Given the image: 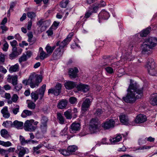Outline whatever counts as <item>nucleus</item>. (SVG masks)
I'll return each mask as SVG.
<instances>
[{
	"instance_id": "46",
	"label": "nucleus",
	"mask_w": 157,
	"mask_h": 157,
	"mask_svg": "<svg viewBox=\"0 0 157 157\" xmlns=\"http://www.w3.org/2000/svg\"><path fill=\"white\" fill-rule=\"evenodd\" d=\"M19 55L18 53H15L12 52L9 55V59H13L17 57Z\"/></svg>"
},
{
	"instance_id": "40",
	"label": "nucleus",
	"mask_w": 157,
	"mask_h": 157,
	"mask_svg": "<svg viewBox=\"0 0 157 157\" xmlns=\"http://www.w3.org/2000/svg\"><path fill=\"white\" fill-rule=\"evenodd\" d=\"M71 111L70 109H68L64 113V115L67 119H71L72 118Z\"/></svg>"
},
{
	"instance_id": "31",
	"label": "nucleus",
	"mask_w": 157,
	"mask_h": 157,
	"mask_svg": "<svg viewBox=\"0 0 157 157\" xmlns=\"http://www.w3.org/2000/svg\"><path fill=\"white\" fill-rule=\"evenodd\" d=\"M122 139V137L121 135H118L116 137L110 139L111 143L115 144L116 143L119 142Z\"/></svg>"
},
{
	"instance_id": "27",
	"label": "nucleus",
	"mask_w": 157,
	"mask_h": 157,
	"mask_svg": "<svg viewBox=\"0 0 157 157\" xmlns=\"http://www.w3.org/2000/svg\"><path fill=\"white\" fill-rule=\"evenodd\" d=\"M19 70V65L18 64H16L12 66L9 69V71L10 73L18 71Z\"/></svg>"
},
{
	"instance_id": "18",
	"label": "nucleus",
	"mask_w": 157,
	"mask_h": 157,
	"mask_svg": "<svg viewBox=\"0 0 157 157\" xmlns=\"http://www.w3.org/2000/svg\"><path fill=\"white\" fill-rule=\"evenodd\" d=\"M66 88L68 90H71L74 88L76 86L75 82L71 81H67L64 84Z\"/></svg>"
},
{
	"instance_id": "39",
	"label": "nucleus",
	"mask_w": 157,
	"mask_h": 157,
	"mask_svg": "<svg viewBox=\"0 0 157 157\" xmlns=\"http://www.w3.org/2000/svg\"><path fill=\"white\" fill-rule=\"evenodd\" d=\"M56 46H55L51 47L49 45H47L46 47V49L47 52L48 54H51L53 50L55 48Z\"/></svg>"
},
{
	"instance_id": "49",
	"label": "nucleus",
	"mask_w": 157,
	"mask_h": 157,
	"mask_svg": "<svg viewBox=\"0 0 157 157\" xmlns=\"http://www.w3.org/2000/svg\"><path fill=\"white\" fill-rule=\"evenodd\" d=\"M20 141L21 142V145H24L26 144V140L23 136H20Z\"/></svg>"
},
{
	"instance_id": "22",
	"label": "nucleus",
	"mask_w": 157,
	"mask_h": 157,
	"mask_svg": "<svg viewBox=\"0 0 157 157\" xmlns=\"http://www.w3.org/2000/svg\"><path fill=\"white\" fill-rule=\"evenodd\" d=\"M13 127H14L18 129H21L22 128L23 125V123L17 120L15 121L13 123Z\"/></svg>"
},
{
	"instance_id": "43",
	"label": "nucleus",
	"mask_w": 157,
	"mask_h": 157,
	"mask_svg": "<svg viewBox=\"0 0 157 157\" xmlns=\"http://www.w3.org/2000/svg\"><path fill=\"white\" fill-rule=\"evenodd\" d=\"M69 101L71 104H75L77 103V99L74 97H71L69 98Z\"/></svg>"
},
{
	"instance_id": "4",
	"label": "nucleus",
	"mask_w": 157,
	"mask_h": 157,
	"mask_svg": "<svg viewBox=\"0 0 157 157\" xmlns=\"http://www.w3.org/2000/svg\"><path fill=\"white\" fill-rule=\"evenodd\" d=\"M100 123L97 118H93L90 121L89 129L91 133H94L99 130Z\"/></svg>"
},
{
	"instance_id": "3",
	"label": "nucleus",
	"mask_w": 157,
	"mask_h": 157,
	"mask_svg": "<svg viewBox=\"0 0 157 157\" xmlns=\"http://www.w3.org/2000/svg\"><path fill=\"white\" fill-rule=\"evenodd\" d=\"M30 86L32 88L38 86L39 83L42 81L41 76L35 73L32 74L29 77Z\"/></svg>"
},
{
	"instance_id": "1",
	"label": "nucleus",
	"mask_w": 157,
	"mask_h": 157,
	"mask_svg": "<svg viewBox=\"0 0 157 157\" xmlns=\"http://www.w3.org/2000/svg\"><path fill=\"white\" fill-rule=\"evenodd\" d=\"M127 91V95L122 99L125 102L131 104L133 103L137 99L141 98L143 93L142 88L140 87L139 85L132 80Z\"/></svg>"
},
{
	"instance_id": "38",
	"label": "nucleus",
	"mask_w": 157,
	"mask_h": 157,
	"mask_svg": "<svg viewBox=\"0 0 157 157\" xmlns=\"http://www.w3.org/2000/svg\"><path fill=\"white\" fill-rule=\"evenodd\" d=\"M17 148L18 149H20V151L18 154V155L23 156L26 153V149H27L21 146L18 147Z\"/></svg>"
},
{
	"instance_id": "48",
	"label": "nucleus",
	"mask_w": 157,
	"mask_h": 157,
	"mask_svg": "<svg viewBox=\"0 0 157 157\" xmlns=\"http://www.w3.org/2000/svg\"><path fill=\"white\" fill-rule=\"evenodd\" d=\"M106 71L108 73L111 74L114 72L113 69L109 67H107L105 68Z\"/></svg>"
},
{
	"instance_id": "29",
	"label": "nucleus",
	"mask_w": 157,
	"mask_h": 157,
	"mask_svg": "<svg viewBox=\"0 0 157 157\" xmlns=\"http://www.w3.org/2000/svg\"><path fill=\"white\" fill-rule=\"evenodd\" d=\"M8 79H11L12 81V84L15 86L17 84V75L10 76L8 75Z\"/></svg>"
},
{
	"instance_id": "20",
	"label": "nucleus",
	"mask_w": 157,
	"mask_h": 157,
	"mask_svg": "<svg viewBox=\"0 0 157 157\" xmlns=\"http://www.w3.org/2000/svg\"><path fill=\"white\" fill-rule=\"evenodd\" d=\"M67 101L66 100L62 99L58 103L57 107L60 109H63L67 106Z\"/></svg>"
},
{
	"instance_id": "51",
	"label": "nucleus",
	"mask_w": 157,
	"mask_h": 157,
	"mask_svg": "<svg viewBox=\"0 0 157 157\" xmlns=\"http://www.w3.org/2000/svg\"><path fill=\"white\" fill-rule=\"evenodd\" d=\"M103 111L100 109H98L96 110L95 114V115L98 117H100Z\"/></svg>"
},
{
	"instance_id": "9",
	"label": "nucleus",
	"mask_w": 157,
	"mask_h": 157,
	"mask_svg": "<svg viewBox=\"0 0 157 157\" xmlns=\"http://www.w3.org/2000/svg\"><path fill=\"white\" fill-rule=\"evenodd\" d=\"M109 13L108 12L105 10H102L98 15L99 22H101V19H107L109 17Z\"/></svg>"
},
{
	"instance_id": "63",
	"label": "nucleus",
	"mask_w": 157,
	"mask_h": 157,
	"mask_svg": "<svg viewBox=\"0 0 157 157\" xmlns=\"http://www.w3.org/2000/svg\"><path fill=\"white\" fill-rule=\"evenodd\" d=\"M10 43L11 45L13 47H15L17 44V42L16 40H13Z\"/></svg>"
},
{
	"instance_id": "28",
	"label": "nucleus",
	"mask_w": 157,
	"mask_h": 157,
	"mask_svg": "<svg viewBox=\"0 0 157 157\" xmlns=\"http://www.w3.org/2000/svg\"><path fill=\"white\" fill-rule=\"evenodd\" d=\"M39 50L40 52V57L41 59H44V58H46L49 56L48 54H46L43 50L42 48H39Z\"/></svg>"
},
{
	"instance_id": "10",
	"label": "nucleus",
	"mask_w": 157,
	"mask_h": 157,
	"mask_svg": "<svg viewBox=\"0 0 157 157\" xmlns=\"http://www.w3.org/2000/svg\"><path fill=\"white\" fill-rule=\"evenodd\" d=\"M91 104V101L89 98H86L82 102L81 106V109L84 111L88 110Z\"/></svg>"
},
{
	"instance_id": "30",
	"label": "nucleus",
	"mask_w": 157,
	"mask_h": 157,
	"mask_svg": "<svg viewBox=\"0 0 157 157\" xmlns=\"http://www.w3.org/2000/svg\"><path fill=\"white\" fill-rule=\"evenodd\" d=\"M148 71L150 75L157 76V67L155 66L154 68L148 69Z\"/></svg>"
},
{
	"instance_id": "25",
	"label": "nucleus",
	"mask_w": 157,
	"mask_h": 157,
	"mask_svg": "<svg viewBox=\"0 0 157 157\" xmlns=\"http://www.w3.org/2000/svg\"><path fill=\"white\" fill-rule=\"evenodd\" d=\"M73 35V34L72 33H70L68 35L67 38L65 39L62 42H61V43L62 44H63L65 46H66L71 41V37Z\"/></svg>"
},
{
	"instance_id": "34",
	"label": "nucleus",
	"mask_w": 157,
	"mask_h": 157,
	"mask_svg": "<svg viewBox=\"0 0 157 157\" xmlns=\"http://www.w3.org/2000/svg\"><path fill=\"white\" fill-rule=\"evenodd\" d=\"M2 125L6 128H10L13 127V122L11 121H6L3 122Z\"/></svg>"
},
{
	"instance_id": "26",
	"label": "nucleus",
	"mask_w": 157,
	"mask_h": 157,
	"mask_svg": "<svg viewBox=\"0 0 157 157\" xmlns=\"http://www.w3.org/2000/svg\"><path fill=\"white\" fill-rule=\"evenodd\" d=\"M46 86L44 84L39 89V94L40 95V99H41L43 97L44 94V92L46 89Z\"/></svg>"
},
{
	"instance_id": "14",
	"label": "nucleus",
	"mask_w": 157,
	"mask_h": 157,
	"mask_svg": "<svg viewBox=\"0 0 157 157\" xmlns=\"http://www.w3.org/2000/svg\"><path fill=\"white\" fill-rule=\"evenodd\" d=\"M147 118L145 115L140 114L137 115L135 120L136 123H142L147 121Z\"/></svg>"
},
{
	"instance_id": "54",
	"label": "nucleus",
	"mask_w": 157,
	"mask_h": 157,
	"mask_svg": "<svg viewBox=\"0 0 157 157\" xmlns=\"http://www.w3.org/2000/svg\"><path fill=\"white\" fill-rule=\"evenodd\" d=\"M14 88L17 90L19 91L22 88V85L21 84H17L15 85Z\"/></svg>"
},
{
	"instance_id": "7",
	"label": "nucleus",
	"mask_w": 157,
	"mask_h": 157,
	"mask_svg": "<svg viewBox=\"0 0 157 157\" xmlns=\"http://www.w3.org/2000/svg\"><path fill=\"white\" fill-rule=\"evenodd\" d=\"M61 84L57 83L54 89H50L48 90V93L52 94L58 96L61 92Z\"/></svg>"
},
{
	"instance_id": "61",
	"label": "nucleus",
	"mask_w": 157,
	"mask_h": 157,
	"mask_svg": "<svg viewBox=\"0 0 157 157\" xmlns=\"http://www.w3.org/2000/svg\"><path fill=\"white\" fill-rule=\"evenodd\" d=\"M5 57L4 55H1L0 56V62L3 63L5 62Z\"/></svg>"
},
{
	"instance_id": "33",
	"label": "nucleus",
	"mask_w": 157,
	"mask_h": 157,
	"mask_svg": "<svg viewBox=\"0 0 157 157\" xmlns=\"http://www.w3.org/2000/svg\"><path fill=\"white\" fill-rule=\"evenodd\" d=\"M32 112L28 110H24L21 114V116L23 118L26 117L27 116H29L32 115Z\"/></svg>"
},
{
	"instance_id": "45",
	"label": "nucleus",
	"mask_w": 157,
	"mask_h": 157,
	"mask_svg": "<svg viewBox=\"0 0 157 157\" xmlns=\"http://www.w3.org/2000/svg\"><path fill=\"white\" fill-rule=\"evenodd\" d=\"M36 15L35 13L33 12H29L27 13V16L29 18L32 19L36 17Z\"/></svg>"
},
{
	"instance_id": "59",
	"label": "nucleus",
	"mask_w": 157,
	"mask_h": 157,
	"mask_svg": "<svg viewBox=\"0 0 157 157\" xmlns=\"http://www.w3.org/2000/svg\"><path fill=\"white\" fill-rule=\"evenodd\" d=\"M0 28H1L2 30V33H4V31H6L8 29V28L5 25H3L0 26Z\"/></svg>"
},
{
	"instance_id": "24",
	"label": "nucleus",
	"mask_w": 157,
	"mask_h": 157,
	"mask_svg": "<svg viewBox=\"0 0 157 157\" xmlns=\"http://www.w3.org/2000/svg\"><path fill=\"white\" fill-rule=\"evenodd\" d=\"M151 27H149L143 30L140 33V36L142 37L146 36L150 33L151 30Z\"/></svg>"
},
{
	"instance_id": "15",
	"label": "nucleus",
	"mask_w": 157,
	"mask_h": 157,
	"mask_svg": "<svg viewBox=\"0 0 157 157\" xmlns=\"http://www.w3.org/2000/svg\"><path fill=\"white\" fill-rule=\"evenodd\" d=\"M120 122L123 124L128 125L129 124V120L128 116L124 114H121L119 116Z\"/></svg>"
},
{
	"instance_id": "57",
	"label": "nucleus",
	"mask_w": 157,
	"mask_h": 157,
	"mask_svg": "<svg viewBox=\"0 0 157 157\" xmlns=\"http://www.w3.org/2000/svg\"><path fill=\"white\" fill-rule=\"evenodd\" d=\"M28 41L29 42L31 41L32 38H33V35L32 32H30L28 33Z\"/></svg>"
},
{
	"instance_id": "42",
	"label": "nucleus",
	"mask_w": 157,
	"mask_h": 157,
	"mask_svg": "<svg viewBox=\"0 0 157 157\" xmlns=\"http://www.w3.org/2000/svg\"><path fill=\"white\" fill-rule=\"evenodd\" d=\"M68 3V0H63L60 3V6L61 7L63 8H65L66 7Z\"/></svg>"
},
{
	"instance_id": "32",
	"label": "nucleus",
	"mask_w": 157,
	"mask_h": 157,
	"mask_svg": "<svg viewBox=\"0 0 157 157\" xmlns=\"http://www.w3.org/2000/svg\"><path fill=\"white\" fill-rule=\"evenodd\" d=\"M0 133L1 136L6 139H7L10 137L8 131L5 129H2Z\"/></svg>"
},
{
	"instance_id": "55",
	"label": "nucleus",
	"mask_w": 157,
	"mask_h": 157,
	"mask_svg": "<svg viewBox=\"0 0 157 157\" xmlns=\"http://www.w3.org/2000/svg\"><path fill=\"white\" fill-rule=\"evenodd\" d=\"M9 47L8 44L7 42H6L3 45V50L4 51H6Z\"/></svg>"
},
{
	"instance_id": "62",
	"label": "nucleus",
	"mask_w": 157,
	"mask_h": 157,
	"mask_svg": "<svg viewBox=\"0 0 157 157\" xmlns=\"http://www.w3.org/2000/svg\"><path fill=\"white\" fill-rule=\"evenodd\" d=\"M0 71L3 73L5 74L6 73L7 71L6 69L5 68L2 66H1L0 67Z\"/></svg>"
},
{
	"instance_id": "41",
	"label": "nucleus",
	"mask_w": 157,
	"mask_h": 157,
	"mask_svg": "<svg viewBox=\"0 0 157 157\" xmlns=\"http://www.w3.org/2000/svg\"><path fill=\"white\" fill-rule=\"evenodd\" d=\"M31 96L32 99L34 102H35L38 98V95L35 92H33L31 93Z\"/></svg>"
},
{
	"instance_id": "16",
	"label": "nucleus",
	"mask_w": 157,
	"mask_h": 157,
	"mask_svg": "<svg viewBox=\"0 0 157 157\" xmlns=\"http://www.w3.org/2000/svg\"><path fill=\"white\" fill-rule=\"evenodd\" d=\"M78 70L77 68H70L69 70V75L71 78H75L77 77V73Z\"/></svg>"
},
{
	"instance_id": "21",
	"label": "nucleus",
	"mask_w": 157,
	"mask_h": 157,
	"mask_svg": "<svg viewBox=\"0 0 157 157\" xmlns=\"http://www.w3.org/2000/svg\"><path fill=\"white\" fill-rule=\"evenodd\" d=\"M155 66V64L153 59L151 58H149L146 64V67L147 69H150L151 68H153Z\"/></svg>"
},
{
	"instance_id": "5",
	"label": "nucleus",
	"mask_w": 157,
	"mask_h": 157,
	"mask_svg": "<svg viewBox=\"0 0 157 157\" xmlns=\"http://www.w3.org/2000/svg\"><path fill=\"white\" fill-rule=\"evenodd\" d=\"M65 46L61 43L59 47L57 48L53 54V57L54 59L57 60L59 59L62 56L64 51L63 49Z\"/></svg>"
},
{
	"instance_id": "6",
	"label": "nucleus",
	"mask_w": 157,
	"mask_h": 157,
	"mask_svg": "<svg viewBox=\"0 0 157 157\" xmlns=\"http://www.w3.org/2000/svg\"><path fill=\"white\" fill-rule=\"evenodd\" d=\"M34 120L33 119L28 120L24 123V129L26 131L32 132L34 131L36 127L33 125Z\"/></svg>"
},
{
	"instance_id": "19",
	"label": "nucleus",
	"mask_w": 157,
	"mask_h": 157,
	"mask_svg": "<svg viewBox=\"0 0 157 157\" xmlns=\"http://www.w3.org/2000/svg\"><path fill=\"white\" fill-rule=\"evenodd\" d=\"M1 112L3 115V116L5 118H8L10 116V114L9 113L8 108L7 106L4 107L1 110Z\"/></svg>"
},
{
	"instance_id": "11",
	"label": "nucleus",
	"mask_w": 157,
	"mask_h": 157,
	"mask_svg": "<svg viewBox=\"0 0 157 157\" xmlns=\"http://www.w3.org/2000/svg\"><path fill=\"white\" fill-rule=\"evenodd\" d=\"M80 129V124L78 123H73L71 125L70 128V131L71 133H75L79 130Z\"/></svg>"
},
{
	"instance_id": "36",
	"label": "nucleus",
	"mask_w": 157,
	"mask_h": 157,
	"mask_svg": "<svg viewBox=\"0 0 157 157\" xmlns=\"http://www.w3.org/2000/svg\"><path fill=\"white\" fill-rule=\"evenodd\" d=\"M43 145L42 144H39L37 146L33 147V153H36V154H39L41 152L40 150H38L39 149L41 148Z\"/></svg>"
},
{
	"instance_id": "13",
	"label": "nucleus",
	"mask_w": 157,
	"mask_h": 157,
	"mask_svg": "<svg viewBox=\"0 0 157 157\" xmlns=\"http://www.w3.org/2000/svg\"><path fill=\"white\" fill-rule=\"evenodd\" d=\"M37 25L41 28V30H44L49 26V23L48 21H43V20L41 19L38 21Z\"/></svg>"
},
{
	"instance_id": "56",
	"label": "nucleus",
	"mask_w": 157,
	"mask_h": 157,
	"mask_svg": "<svg viewBox=\"0 0 157 157\" xmlns=\"http://www.w3.org/2000/svg\"><path fill=\"white\" fill-rule=\"evenodd\" d=\"M99 8L98 4L96 5L94 4L93 5V10L95 12H96L98 9Z\"/></svg>"
},
{
	"instance_id": "44",
	"label": "nucleus",
	"mask_w": 157,
	"mask_h": 157,
	"mask_svg": "<svg viewBox=\"0 0 157 157\" xmlns=\"http://www.w3.org/2000/svg\"><path fill=\"white\" fill-rule=\"evenodd\" d=\"M27 56L25 54H23L19 59V61L20 63H21L23 62H25L27 60Z\"/></svg>"
},
{
	"instance_id": "17",
	"label": "nucleus",
	"mask_w": 157,
	"mask_h": 157,
	"mask_svg": "<svg viewBox=\"0 0 157 157\" xmlns=\"http://www.w3.org/2000/svg\"><path fill=\"white\" fill-rule=\"evenodd\" d=\"M77 88L78 90L86 92L89 90V87L88 85L82 84H79L77 86Z\"/></svg>"
},
{
	"instance_id": "12",
	"label": "nucleus",
	"mask_w": 157,
	"mask_h": 157,
	"mask_svg": "<svg viewBox=\"0 0 157 157\" xmlns=\"http://www.w3.org/2000/svg\"><path fill=\"white\" fill-rule=\"evenodd\" d=\"M48 121V118L45 116H43L40 122L41 124L40 126V128L41 130L43 132H45L46 131L47 123Z\"/></svg>"
},
{
	"instance_id": "60",
	"label": "nucleus",
	"mask_w": 157,
	"mask_h": 157,
	"mask_svg": "<svg viewBox=\"0 0 157 157\" xmlns=\"http://www.w3.org/2000/svg\"><path fill=\"white\" fill-rule=\"evenodd\" d=\"M52 29V28H50L48 31H47L46 33H47L48 36H51L52 35L53 32Z\"/></svg>"
},
{
	"instance_id": "64",
	"label": "nucleus",
	"mask_w": 157,
	"mask_h": 157,
	"mask_svg": "<svg viewBox=\"0 0 157 157\" xmlns=\"http://www.w3.org/2000/svg\"><path fill=\"white\" fill-rule=\"evenodd\" d=\"M12 145V143L10 141L5 142L4 146L9 147Z\"/></svg>"
},
{
	"instance_id": "47",
	"label": "nucleus",
	"mask_w": 157,
	"mask_h": 157,
	"mask_svg": "<svg viewBox=\"0 0 157 157\" xmlns=\"http://www.w3.org/2000/svg\"><path fill=\"white\" fill-rule=\"evenodd\" d=\"M59 151L64 156H68L70 155V153L67 151L65 149L60 150Z\"/></svg>"
},
{
	"instance_id": "8",
	"label": "nucleus",
	"mask_w": 157,
	"mask_h": 157,
	"mask_svg": "<svg viewBox=\"0 0 157 157\" xmlns=\"http://www.w3.org/2000/svg\"><path fill=\"white\" fill-rule=\"evenodd\" d=\"M115 123V122L113 120L110 119L102 124V126L105 129H108L113 128L114 127Z\"/></svg>"
},
{
	"instance_id": "23",
	"label": "nucleus",
	"mask_w": 157,
	"mask_h": 157,
	"mask_svg": "<svg viewBox=\"0 0 157 157\" xmlns=\"http://www.w3.org/2000/svg\"><path fill=\"white\" fill-rule=\"evenodd\" d=\"M150 102L153 105H157V93L152 95Z\"/></svg>"
},
{
	"instance_id": "53",
	"label": "nucleus",
	"mask_w": 157,
	"mask_h": 157,
	"mask_svg": "<svg viewBox=\"0 0 157 157\" xmlns=\"http://www.w3.org/2000/svg\"><path fill=\"white\" fill-rule=\"evenodd\" d=\"M17 107L16 108H13L12 110L13 113L15 115L16 114L19 112V106L18 105H17Z\"/></svg>"
},
{
	"instance_id": "50",
	"label": "nucleus",
	"mask_w": 157,
	"mask_h": 157,
	"mask_svg": "<svg viewBox=\"0 0 157 157\" xmlns=\"http://www.w3.org/2000/svg\"><path fill=\"white\" fill-rule=\"evenodd\" d=\"M35 106V104L33 102H30L28 104V107L31 109H34Z\"/></svg>"
},
{
	"instance_id": "35",
	"label": "nucleus",
	"mask_w": 157,
	"mask_h": 157,
	"mask_svg": "<svg viewBox=\"0 0 157 157\" xmlns=\"http://www.w3.org/2000/svg\"><path fill=\"white\" fill-rule=\"evenodd\" d=\"M57 118L59 121V122L61 124H63L64 121V119L61 113H57Z\"/></svg>"
},
{
	"instance_id": "58",
	"label": "nucleus",
	"mask_w": 157,
	"mask_h": 157,
	"mask_svg": "<svg viewBox=\"0 0 157 157\" xmlns=\"http://www.w3.org/2000/svg\"><path fill=\"white\" fill-rule=\"evenodd\" d=\"M98 4V5L99 7L100 8L104 7L106 5L105 2L102 1L100 2V4Z\"/></svg>"
},
{
	"instance_id": "52",
	"label": "nucleus",
	"mask_w": 157,
	"mask_h": 157,
	"mask_svg": "<svg viewBox=\"0 0 157 157\" xmlns=\"http://www.w3.org/2000/svg\"><path fill=\"white\" fill-rule=\"evenodd\" d=\"M18 98V97L17 94H14L12 98V100L13 102H16Z\"/></svg>"
},
{
	"instance_id": "2",
	"label": "nucleus",
	"mask_w": 157,
	"mask_h": 157,
	"mask_svg": "<svg viewBox=\"0 0 157 157\" xmlns=\"http://www.w3.org/2000/svg\"><path fill=\"white\" fill-rule=\"evenodd\" d=\"M157 44V38L151 37L146 39L142 45V54H150L152 52V49Z\"/></svg>"
},
{
	"instance_id": "37",
	"label": "nucleus",
	"mask_w": 157,
	"mask_h": 157,
	"mask_svg": "<svg viewBox=\"0 0 157 157\" xmlns=\"http://www.w3.org/2000/svg\"><path fill=\"white\" fill-rule=\"evenodd\" d=\"M78 147L75 145H73L69 146L67 148V151L69 153H72L75 152L77 150Z\"/></svg>"
}]
</instances>
